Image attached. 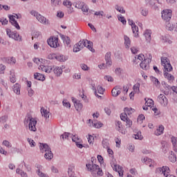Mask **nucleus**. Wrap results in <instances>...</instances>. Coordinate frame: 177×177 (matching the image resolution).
Returning a JSON list of instances; mask_svg holds the SVG:
<instances>
[{
	"instance_id": "obj_42",
	"label": "nucleus",
	"mask_w": 177,
	"mask_h": 177,
	"mask_svg": "<svg viewBox=\"0 0 177 177\" xmlns=\"http://www.w3.org/2000/svg\"><path fill=\"white\" fill-rule=\"evenodd\" d=\"M13 91L15 92V93H16V95H20V84H15L13 86Z\"/></svg>"
},
{
	"instance_id": "obj_29",
	"label": "nucleus",
	"mask_w": 177,
	"mask_h": 177,
	"mask_svg": "<svg viewBox=\"0 0 177 177\" xmlns=\"http://www.w3.org/2000/svg\"><path fill=\"white\" fill-rule=\"evenodd\" d=\"M10 81L12 84H15L16 82V74L15 73V70L11 69L10 71V75H9Z\"/></svg>"
},
{
	"instance_id": "obj_34",
	"label": "nucleus",
	"mask_w": 177,
	"mask_h": 177,
	"mask_svg": "<svg viewBox=\"0 0 177 177\" xmlns=\"http://www.w3.org/2000/svg\"><path fill=\"white\" fill-rule=\"evenodd\" d=\"M169 73V71H164V77L165 78H167V80H168V81L169 82H171V81H174V75H172L170 73Z\"/></svg>"
},
{
	"instance_id": "obj_22",
	"label": "nucleus",
	"mask_w": 177,
	"mask_h": 177,
	"mask_svg": "<svg viewBox=\"0 0 177 177\" xmlns=\"http://www.w3.org/2000/svg\"><path fill=\"white\" fill-rule=\"evenodd\" d=\"M37 174L38 175L39 177H49V176H48L47 174H45L44 173H43L41 171L42 169H44V167L39 165L37 167Z\"/></svg>"
},
{
	"instance_id": "obj_53",
	"label": "nucleus",
	"mask_w": 177,
	"mask_h": 177,
	"mask_svg": "<svg viewBox=\"0 0 177 177\" xmlns=\"http://www.w3.org/2000/svg\"><path fill=\"white\" fill-rule=\"evenodd\" d=\"M140 88V84H139V83H136L133 86V89L135 93H139Z\"/></svg>"
},
{
	"instance_id": "obj_32",
	"label": "nucleus",
	"mask_w": 177,
	"mask_h": 177,
	"mask_svg": "<svg viewBox=\"0 0 177 177\" xmlns=\"http://www.w3.org/2000/svg\"><path fill=\"white\" fill-rule=\"evenodd\" d=\"M144 35H145V39L148 41V42H150V41H151V30H146L144 32Z\"/></svg>"
},
{
	"instance_id": "obj_63",
	"label": "nucleus",
	"mask_w": 177,
	"mask_h": 177,
	"mask_svg": "<svg viewBox=\"0 0 177 177\" xmlns=\"http://www.w3.org/2000/svg\"><path fill=\"white\" fill-rule=\"evenodd\" d=\"M84 5L85 3L84 2L77 1L75 4V8H77V9H81Z\"/></svg>"
},
{
	"instance_id": "obj_13",
	"label": "nucleus",
	"mask_w": 177,
	"mask_h": 177,
	"mask_svg": "<svg viewBox=\"0 0 177 177\" xmlns=\"http://www.w3.org/2000/svg\"><path fill=\"white\" fill-rule=\"evenodd\" d=\"M72 102L74 104L75 109L77 110V111H81V110H82L84 105H82L81 101L77 100L76 98L72 97Z\"/></svg>"
},
{
	"instance_id": "obj_54",
	"label": "nucleus",
	"mask_w": 177,
	"mask_h": 177,
	"mask_svg": "<svg viewBox=\"0 0 177 177\" xmlns=\"http://www.w3.org/2000/svg\"><path fill=\"white\" fill-rule=\"evenodd\" d=\"M118 19L119 21H120L122 24L124 25L127 24V20L125 19V17H124L122 15H119L118 16Z\"/></svg>"
},
{
	"instance_id": "obj_44",
	"label": "nucleus",
	"mask_w": 177,
	"mask_h": 177,
	"mask_svg": "<svg viewBox=\"0 0 177 177\" xmlns=\"http://www.w3.org/2000/svg\"><path fill=\"white\" fill-rule=\"evenodd\" d=\"M55 59L58 60V62H66L67 60V57L63 55H56Z\"/></svg>"
},
{
	"instance_id": "obj_60",
	"label": "nucleus",
	"mask_w": 177,
	"mask_h": 177,
	"mask_svg": "<svg viewBox=\"0 0 177 177\" xmlns=\"http://www.w3.org/2000/svg\"><path fill=\"white\" fill-rule=\"evenodd\" d=\"M144 120H145V115H140L137 118V122L138 124H143Z\"/></svg>"
},
{
	"instance_id": "obj_50",
	"label": "nucleus",
	"mask_w": 177,
	"mask_h": 177,
	"mask_svg": "<svg viewBox=\"0 0 177 177\" xmlns=\"http://www.w3.org/2000/svg\"><path fill=\"white\" fill-rule=\"evenodd\" d=\"M16 58H15L14 57H9L7 60L8 64H11L12 66L16 64Z\"/></svg>"
},
{
	"instance_id": "obj_3",
	"label": "nucleus",
	"mask_w": 177,
	"mask_h": 177,
	"mask_svg": "<svg viewBox=\"0 0 177 177\" xmlns=\"http://www.w3.org/2000/svg\"><path fill=\"white\" fill-rule=\"evenodd\" d=\"M28 124V129L30 132H37V119L28 115L24 120V123Z\"/></svg>"
},
{
	"instance_id": "obj_33",
	"label": "nucleus",
	"mask_w": 177,
	"mask_h": 177,
	"mask_svg": "<svg viewBox=\"0 0 177 177\" xmlns=\"http://www.w3.org/2000/svg\"><path fill=\"white\" fill-rule=\"evenodd\" d=\"M133 34H134L135 38H139V28L136 25L131 26Z\"/></svg>"
},
{
	"instance_id": "obj_24",
	"label": "nucleus",
	"mask_w": 177,
	"mask_h": 177,
	"mask_svg": "<svg viewBox=\"0 0 177 177\" xmlns=\"http://www.w3.org/2000/svg\"><path fill=\"white\" fill-rule=\"evenodd\" d=\"M39 149H40L41 153H46L49 150H50V147H49V145L44 143H40Z\"/></svg>"
},
{
	"instance_id": "obj_17",
	"label": "nucleus",
	"mask_w": 177,
	"mask_h": 177,
	"mask_svg": "<svg viewBox=\"0 0 177 177\" xmlns=\"http://www.w3.org/2000/svg\"><path fill=\"white\" fill-rule=\"evenodd\" d=\"M160 149L164 154H167L169 150V144L167 141H162Z\"/></svg>"
},
{
	"instance_id": "obj_45",
	"label": "nucleus",
	"mask_w": 177,
	"mask_h": 177,
	"mask_svg": "<svg viewBox=\"0 0 177 177\" xmlns=\"http://www.w3.org/2000/svg\"><path fill=\"white\" fill-rule=\"evenodd\" d=\"M71 136H73V133L65 132L61 136V138H62L63 140L67 139V140H68L70 138L71 139Z\"/></svg>"
},
{
	"instance_id": "obj_11",
	"label": "nucleus",
	"mask_w": 177,
	"mask_h": 177,
	"mask_svg": "<svg viewBox=\"0 0 177 177\" xmlns=\"http://www.w3.org/2000/svg\"><path fill=\"white\" fill-rule=\"evenodd\" d=\"M71 139H72L73 142H75L77 147H78L79 149H82L84 147L82 144H81V142H82V140H81V138H78V136L72 134Z\"/></svg>"
},
{
	"instance_id": "obj_41",
	"label": "nucleus",
	"mask_w": 177,
	"mask_h": 177,
	"mask_svg": "<svg viewBox=\"0 0 177 177\" xmlns=\"http://www.w3.org/2000/svg\"><path fill=\"white\" fill-rule=\"evenodd\" d=\"M145 106H147L149 107V109H151L153 106H154V101L151 99H146L145 98Z\"/></svg>"
},
{
	"instance_id": "obj_30",
	"label": "nucleus",
	"mask_w": 177,
	"mask_h": 177,
	"mask_svg": "<svg viewBox=\"0 0 177 177\" xmlns=\"http://www.w3.org/2000/svg\"><path fill=\"white\" fill-rule=\"evenodd\" d=\"M160 39L163 43H167V44H169V45L172 44V40H171V37L169 35L161 36Z\"/></svg>"
},
{
	"instance_id": "obj_55",
	"label": "nucleus",
	"mask_w": 177,
	"mask_h": 177,
	"mask_svg": "<svg viewBox=\"0 0 177 177\" xmlns=\"http://www.w3.org/2000/svg\"><path fill=\"white\" fill-rule=\"evenodd\" d=\"M62 104L64 107H66V109H70L71 107V104L67 100H64L62 102Z\"/></svg>"
},
{
	"instance_id": "obj_18",
	"label": "nucleus",
	"mask_w": 177,
	"mask_h": 177,
	"mask_svg": "<svg viewBox=\"0 0 177 177\" xmlns=\"http://www.w3.org/2000/svg\"><path fill=\"white\" fill-rule=\"evenodd\" d=\"M64 68V66H54L53 67V72L54 74H55V75L57 77H60L61 74H63V69Z\"/></svg>"
},
{
	"instance_id": "obj_35",
	"label": "nucleus",
	"mask_w": 177,
	"mask_h": 177,
	"mask_svg": "<svg viewBox=\"0 0 177 177\" xmlns=\"http://www.w3.org/2000/svg\"><path fill=\"white\" fill-rule=\"evenodd\" d=\"M34 78L35 80H37L38 81H45V75L39 73H35Z\"/></svg>"
},
{
	"instance_id": "obj_48",
	"label": "nucleus",
	"mask_w": 177,
	"mask_h": 177,
	"mask_svg": "<svg viewBox=\"0 0 177 177\" xmlns=\"http://www.w3.org/2000/svg\"><path fill=\"white\" fill-rule=\"evenodd\" d=\"M102 145L104 149H109L110 146V143L109 142V140L104 139L102 142Z\"/></svg>"
},
{
	"instance_id": "obj_21",
	"label": "nucleus",
	"mask_w": 177,
	"mask_h": 177,
	"mask_svg": "<svg viewBox=\"0 0 177 177\" xmlns=\"http://www.w3.org/2000/svg\"><path fill=\"white\" fill-rule=\"evenodd\" d=\"M133 113H135V109H134L126 107L124 109V113H122L121 114H125L126 118H129V117H131V115Z\"/></svg>"
},
{
	"instance_id": "obj_16",
	"label": "nucleus",
	"mask_w": 177,
	"mask_h": 177,
	"mask_svg": "<svg viewBox=\"0 0 177 177\" xmlns=\"http://www.w3.org/2000/svg\"><path fill=\"white\" fill-rule=\"evenodd\" d=\"M64 6L68 8V13L71 14L74 12V8H71L73 6V3L70 0H64L63 1Z\"/></svg>"
},
{
	"instance_id": "obj_12",
	"label": "nucleus",
	"mask_w": 177,
	"mask_h": 177,
	"mask_svg": "<svg viewBox=\"0 0 177 177\" xmlns=\"http://www.w3.org/2000/svg\"><path fill=\"white\" fill-rule=\"evenodd\" d=\"M36 19L39 23H41V24H44V26H49V24H50L49 19H46L41 14H39Z\"/></svg>"
},
{
	"instance_id": "obj_58",
	"label": "nucleus",
	"mask_w": 177,
	"mask_h": 177,
	"mask_svg": "<svg viewBox=\"0 0 177 177\" xmlns=\"http://www.w3.org/2000/svg\"><path fill=\"white\" fill-rule=\"evenodd\" d=\"M27 141L29 143L30 147H35V146H37V143L34 142V140L31 138H27Z\"/></svg>"
},
{
	"instance_id": "obj_46",
	"label": "nucleus",
	"mask_w": 177,
	"mask_h": 177,
	"mask_svg": "<svg viewBox=\"0 0 177 177\" xmlns=\"http://www.w3.org/2000/svg\"><path fill=\"white\" fill-rule=\"evenodd\" d=\"M150 80L151 81V82H153V84H155V86H158V85H160V81H158V79H157V77H153V76H151L150 77Z\"/></svg>"
},
{
	"instance_id": "obj_62",
	"label": "nucleus",
	"mask_w": 177,
	"mask_h": 177,
	"mask_svg": "<svg viewBox=\"0 0 177 177\" xmlns=\"http://www.w3.org/2000/svg\"><path fill=\"white\" fill-rule=\"evenodd\" d=\"M88 142L91 146L93 145V141L95 140V138L93 136L89 135L88 138H87Z\"/></svg>"
},
{
	"instance_id": "obj_28",
	"label": "nucleus",
	"mask_w": 177,
	"mask_h": 177,
	"mask_svg": "<svg viewBox=\"0 0 177 177\" xmlns=\"http://www.w3.org/2000/svg\"><path fill=\"white\" fill-rule=\"evenodd\" d=\"M162 84V85H164V87H165V90H164L165 95H169V93H171V89H172V87L168 85V84L165 83V82H163Z\"/></svg>"
},
{
	"instance_id": "obj_47",
	"label": "nucleus",
	"mask_w": 177,
	"mask_h": 177,
	"mask_svg": "<svg viewBox=\"0 0 177 177\" xmlns=\"http://www.w3.org/2000/svg\"><path fill=\"white\" fill-rule=\"evenodd\" d=\"M115 10L119 12L120 13H122V14L125 13V10L124 9V7H122L121 6H119V5L115 6Z\"/></svg>"
},
{
	"instance_id": "obj_15",
	"label": "nucleus",
	"mask_w": 177,
	"mask_h": 177,
	"mask_svg": "<svg viewBox=\"0 0 177 177\" xmlns=\"http://www.w3.org/2000/svg\"><path fill=\"white\" fill-rule=\"evenodd\" d=\"M120 118L122 121L126 122L127 128H131V127H132V120H131L129 118H127L125 114H121Z\"/></svg>"
},
{
	"instance_id": "obj_31",
	"label": "nucleus",
	"mask_w": 177,
	"mask_h": 177,
	"mask_svg": "<svg viewBox=\"0 0 177 177\" xmlns=\"http://www.w3.org/2000/svg\"><path fill=\"white\" fill-rule=\"evenodd\" d=\"M164 126L162 124H160L158 129L155 131V135L156 136H160V135H162L164 133Z\"/></svg>"
},
{
	"instance_id": "obj_6",
	"label": "nucleus",
	"mask_w": 177,
	"mask_h": 177,
	"mask_svg": "<svg viewBox=\"0 0 177 177\" xmlns=\"http://www.w3.org/2000/svg\"><path fill=\"white\" fill-rule=\"evenodd\" d=\"M152 57L151 54H149V57L140 64V67H141L142 70H149L150 67L149 64L151 63Z\"/></svg>"
},
{
	"instance_id": "obj_26",
	"label": "nucleus",
	"mask_w": 177,
	"mask_h": 177,
	"mask_svg": "<svg viewBox=\"0 0 177 177\" xmlns=\"http://www.w3.org/2000/svg\"><path fill=\"white\" fill-rule=\"evenodd\" d=\"M111 93L113 97H117V96L121 93V88H120V86H115L112 89Z\"/></svg>"
},
{
	"instance_id": "obj_57",
	"label": "nucleus",
	"mask_w": 177,
	"mask_h": 177,
	"mask_svg": "<svg viewBox=\"0 0 177 177\" xmlns=\"http://www.w3.org/2000/svg\"><path fill=\"white\" fill-rule=\"evenodd\" d=\"M80 68H82V70H83V71H89V70L91 69L88 67V66L85 64H81Z\"/></svg>"
},
{
	"instance_id": "obj_1",
	"label": "nucleus",
	"mask_w": 177,
	"mask_h": 177,
	"mask_svg": "<svg viewBox=\"0 0 177 177\" xmlns=\"http://www.w3.org/2000/svg\"><path fill=\"white\" fill-rule=\"evenodd\" d=\"M86 167L93 175H97V176H103V170L99 167V165L94 163H88L86 165Z\"/></svg>"
},
{
	"instance_id": "obj_9",
	"label": "nucleus",
	"mask_w": 177,
	"mask_h": 177,
	"mask_svg": "<svg viewBox=\"0 0 177 177\" xmlns=\"http://www.w3.org/2000/svg\"><path fill=\"white\" fill-rule=\"evenodd\" d=\"M115 129L118 130L120 133H122V135L127 133V129H125V127H124L120 121L115 122Z\"/></svg>"
},
{
	"instance_id": "obj_59",
	"label": "nucleus",
	"mask_w": 177,
	"mask_h": 177,
	"mask_svg": "<svg viewBox=\"0 0 177 177\" xmlns=\"http://www.w3.org/2000/svg\"><path fill=\"white\" fill-rule=\"evenodd\" d=\"M115 73L116 75H121L122 74H124V70L121 68H117L115 70Z\"/></svg>"
},
{
	"instance_id": "obj_4",
	"label": "nucleus",
	"mask_w": 177,
	"mask_h": 177,
	"mask_svg": "<svg viewBox=\"0 0 177 177\" xmlns=\"http://www.w3.org/2000/svg\"><path fill=\"white\" fill-rule=\"evenodd\" d=\"M76 44L78 45L80 48H82V49L84 48H87L93 53L95 52V49H93V43H92L91 41L83 39L80 40Z\"/></svg>"
},
{
	"instance_id": "obj_51",
	"label": "nucleus",
	"mask_w": 177,
	"mask_h": 177,
	"mask_svg": "<svg viewBox=\"0 0 177 177\" xmlns=\"http://www.w3.org/2000/svg\"><path fill=\"white\" fill-rule=\"evenodd\" d=\"M82 77V73H81L80 72L75 73L73 75V80H81Z\"/></svg>"
},
{
	"instance_id": "obj_8",
	"label": "nucleus",
	"mask_w": 177,
	"mask_h": 177,
	"mask_svg": "<svg viewBox=\"0 0 177 177\" xmlns=\"http://www.w3.org/2000/svg\"><path fill=\"white\" fill-rule=\"evenodd\" d=\"M49 46L50 48H59L60 44L59 43V38L56 37H52L47 41Z\"/></svg>"
},
{
	"instance_id": "obj_25",
	"label": "nucleus",
	"mask_w": 177,
	"mask_h": 177,
	"mask_svg": "<svg viewBox=\"0 0 177 177\" xmlns=\"http://www.w3.org/2000/svg\"><path fill=\"white\" fill-rule=\"evenodd\" d=\"M68 174L69 177L75 176V166L74 165H71L68 166Z\"/></svg>"
},
{
	"instance_id": "obj_19",
	"label": "nucleus",
	"mask_w": 177,
	"mask_h": 177,
	"mask_svg": "<svg viewBox=\"0 0 177 177\" xmlns=\"http://www.w3.org/2000/svg\"><path fill=\"white\" fill-rule=\"evenodd\" d=\"M111 164L113 171H115L116 172H118L119 174V176L122 177V176L124 175V173L122 172V169L120 167V166L117 165V164H115V163H111Z\"/></svg>"
},
{
	"instance_id": "obj_61",
	"label": "nucleus",
	"mask_w": 177,
	"mask_h": 177,
	"mask_svg": "<svg viewBox=\"0 0 177 177\" xmlns=\"http://www.w3.org/2000/svg\"><path fill=\"white\" fill-rule=\"evenodd\" d=\"M51 3L53 6H59L62 3V0H51Z\"/></svg>"
},
{
	"instance_id": "obj_40",
	"label": "nucleus",
	"mask_w": 177,
	"mask_h": 177,
	"mask_svg": "<svg viewBox=\"0 0 177 177\" xmlns=\"http://www.w3.org/2000/svg\"><path fill=\"white\" fill-rule=\"evenodd\" d=\"M105 60H106V66H111V57L110 55V53H106L105 55Z\"/></svg>"
},
{
	"instance_id": "obj_10",
	"label": "nucleus",
	"mask_w": 177,
	"mask_h": 177,
	"mask_svg": "<svg viewBox=\"0 0 177 177\" xmlns=\"http://www.w3.org/2000/svg\"><path fill=\"white\" fill-rule=\"evenodd\" d=\"M171 17H172V10H164L162 12V19L168 21L171 20Z\"/></svg>"
},
{
	"instance_id": "obj_49",
	"label": "nucleus",
	"mask_w": 177,
	"mask_h": 177,
	"mask_svg": "<svg viewBox=\"0 0 177 177\" xmlns=\"http://www.w3.org/2000/svg\"><path fill=\"white\" fill-rule=\"evenodd\" d=\"M12 39H14V41H17L18 42H21V36H20V35L15 31V33H14V37Z\"/></svg>"
},
{
	"instance_id": "obj_36",
	"label": "nucleus",
	"mask_w": 177,
	"mask_h": 177,
	"mask_svg": "<svg viewBox=\"0 0 177 177\" xmlns=\"http://www.w3.org/2000/svg\"><path fill=\"white\" fill-rule=\"evenodd\" d=\"M169 161L171 162H176V155L174 153V151H171L169 153V157H168Z\"/></svg>"
},
{
	"instance_id": "obj_52",
	"label": "nucleus",
	"mask_w": 177,
	"mask_h": 177,
	"mask_svg": "<svg viewBox=\"0 0 177 177\" xmlns=\"http://www.w3.org/2000/svg\"><path fill=\"white\" fill-rule=\"evenodd\" d=\"M170 140L172 144L173 148L175 147V146L177 145V138L173 136L170 138Z\"/></svg>"
},
{
	"instance_id": "obj_43",
	"label": "nucleus",
	"mask_w": 177,
	"mask_h": 177,
	"mask_svg": "<svg viewBox=\"0 0 177 177\" xmlns=\"http://www.w3.org/2000/svg\"><path fill=\"white\" fill-rule=\"evenodd\" d=\"M6 35H8V37L11 38V39H13V38L15 37V31H12V30H10L9 28L6 29Z\"/></svg>"
},
{
	"instance_id": "obj_27",
	"label": "nucleus",
	"mask_w": 177,
	"mask_h": 177,
	"mask_svg": "<svg viewBox=\"0 0 177 177\" xmlns=\"http://www.w3.org/2000/svg\"><path fill=\"white\" fill-rule=\"evenodd\" d=\"M145 3L147 5H150L153 9H157V6L156 3H160V1L158 0H145Z\"/></svg>"
},
{
	"instance_id": "obj_39",
	"label": "nucleus",
	"mask_w": 177,
	"mask_h": 177,
	"mask_svg": "<svg viewBox=\"0 0 177 177\" xmlns=\"http://www.w3.org/2000/svg\"><path fill=\"white\" fill-rule=\"evenodd\" d=\"M145 55L143 54H140L135 57V60H136V64H138V63H140V62H143L145 60Z\"/></svg>"
},
{
	"instance_id": "obj_56",
	"label": "nucleus",
	"mask_w": 177,
	"mask_h": 177,
	"mask_svg": "<svg viewBox=\"0 0 177 177\" xmlns=\"http://www.w3.org/2000/svg\"><path fill=\"white\" fill-rule=\"evenodd\" d=\"M2 145L6 146V147H8V149H10V147H12V144L6 140L2 142Z\"/></svg>"
},
{
	"instance_id": "obj_64",
	"label": "nucleus",
	"mask_w": 177,
	"mask_h": 177,
	"mask_svg": "<svg viewBox=\"0 0 177 177\" xmlns=\"http://www.w3.org/2000/svg\"><path fill=\"white\" fill-rule=\"evenodd\" d=\"M131 51L133 55H136V53L139 52V48L138 47L133 46L131 48Z\"/></svg>"
},
{
	"instance_id": "obj_38",
	"label": "nucleus",
	"mask_w": 177,
	"mask_h": 177,
	"mask_svg": "<svg viewBox=\"0 0 177 177\" xmlns=\"http://www.w3.org/2000/svg\"><path fill=\"white\" fill-rule=\"evenodd\" d=\"M64 44L65 45H66L67 46H68L70 45V44H71V40L70 39V37H68V36H64V35H62L61 37Z\"/></svg>"
},
{
	"instance_id": "obj_37",
	"label": "nucleus",
	"mask_w": 177,
	"mask_h": 177,
	"mask_svg": "<svg viewBox=\"0 0 177 177\" xmlns=\"http://www.w3.org/2000/svg\"><path fill=\"white\" fill-rule=\"evenodd\" d=\"M44 158L48 161H50V160H52V158H53V153H52V151L50 149L49 151H48L47 152H45Z\"/></svg>"
},
{
	"instance_id": "obj_2",
	"label": "nucleus",
	"mask_w": 177,
	"mask_h": 177,
	"mask_svg": "<svg viewBox=\"0 0 177 177\" xmlns=\"http://www.w3.org/2000/svg\"><path fill=\"white\" fill-rule=\"evenodd\" d=\"M34 63H36L37 66H39L38 68L40 70V71H43L44 73H47V74H50V73H52V70H53V68L51 66H45L44 65V59H39V58H34L33 59Z\"/></svg>"
},
{
	"instance_id": "obj_5",
	"label": "nucleus",
	"mask_w": 177,
	"mask_h": 177,
	"mask_svg": "<svg viewBox=\"0 0 177 177\" xmlns=\"http://www.w3.org/2000/svg\"><path fill=\"white\" fill-rule=\"evenodd\" d=\"M10 19V23H11L12 26L15 27L17 30H20V25H19V23H17V21L15 19H21V15L15 14L14 15H10L9 17Z\"/></svg>"
},
{
	"instance_id": "obj_7",
	"label": "nucleus",
	"mask_w": 177,
	"mask_h": 177,
	"mask_svg": "<svg viewBox=\"0 0 177 177\" xmlns=\"http://www.w3.org/2000/svg\"><path fill=\"white\" fill-rule=\"evenodd\" d=\"M161 64L163 66L165 71H172V66H171L169 59L167 57H161Z\"/></svg>"
},
{
	"instance_id": "obj_23",
	"label": "nucleus",
	"mask_w": 177,
	"mask_h": 177,
	"mask_svg": "<svg viewBox=\"0 0 177 177\" xmlns=\"http://www.w3.org/2000/svg\"><path fill=\"white\" fill-rule=\"evenodd\" d=\"M124 41V47L126 49H129L131 48V39L127 35H124L123 37Z\"/></svg>"
},
{
	"instance_id": "obj_20",
	"label": "nucleus",
	"mask_w": 177,
	"mask_h": 177,
	"mask_svg": "<svg viewBox=\"0 0 177 177\" xmlns=\"http://www.w3.org/2000/svg\"><path fill=\"white\" fill-rule=\"evenodd\" d=\"M40 111L42 117H44L45 120H49V117L50 115V112L49 111V110L42 107L41 108Z\"/></svg>"
},
{
	"instance_id": "obj_14",
	"label": "nucleus",
	"mask_w": 177,
	"mask_h": 177,
	"mask_svg": "<svg viewBox=\"0 0 177 177\" xmlns=\"http://www.w3.org/2000/svg\"><path fill=\"white\" fill-rule=\"evenodd\" d=\"M158 101L162 106L165 107L166 106H168V99H167V97L164 95V94H160L158 97Z\"/></svg>"
}]
</instances>
